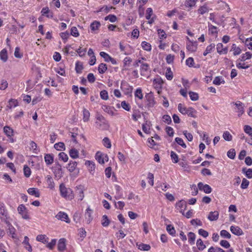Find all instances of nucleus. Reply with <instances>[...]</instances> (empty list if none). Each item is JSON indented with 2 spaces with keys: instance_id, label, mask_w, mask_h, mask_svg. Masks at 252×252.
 Returning a JSON list of instances; mask_svg holds the SVG:
<instances>
[{
  "instance_id": "c756f323",
  "label": "nucleus",
  "mask_w": 252,
  "mask_h": 252,
  "mask_svg": "<svg viewBox=\"0 0 252 252\" xmlns=\"http://www.w3.org/2000/svg\"><path fill=\"white\" fill-rule=\"evenodd\" d=\"M231 50L233 51L234 56L239 55L241 52V49L240 47H237L235 44H233L231 47Z\"/></svg>"
},
{
  "instance_id": "7c9ffc66",
  "label": "nucleus",
  "mask_w": 252,
  "mask_h": 252,
  "mask_svg": "<svg viewBox=\"0 0 252 252\" xmlns=\"http://www.w3.org/2000/svg\"><path fill=\"white\" fill-rule=\"evenodd\" d=\"M0 59L4 62H5L7 60V54L6 49H2L0 52Z\"/></svg>"
},
{
  "instance_id": "e2e57ef3",
  "label": "nucleus",
  "mask_w": 252,
  "mask_h": 252,
  "mask_svg": "<svg viewBox=\"0 0 252 252\" xmlns=\"http://www.w3.org/2000/svg\"><path fill=\"white\" fill-rule=\"evenodd\" d=\"M178 110L183 114H186L188 110V108L183 107L181 103L178 104Z\"/></svg>"
},
{
  "instance_id": "de8ad7c7",
  "label": "nucleus",
  "mask_w": 252,
  "mask_h": 252,
  "mask_svg": "<svg viewBox=\"0 0 252 252\" xmlns=\"http://www.w3.org/2000/svg\"><path fill=\"white\" fill-rule=\"evenodd\" d=\"M166 230L167 232L172 236H175L176 233V231L173 226H172L171 224L167 225L166 226Z\"/></svg>"
},
{
  "instance_id": "2eb2a0df",
  "label": "nucleus",
  "mask_w": 252,
  "mask_h": 252,
  "mask_svg": "<svg viewBox=\"0 0 252 252\" xmlns=\"http://www.w3.org/2000/svg\"><path fill=\"white\" fill-rule=\"evenodd\" d=\"M231 232L237 236L241 235L243 234L242 230L239 226H231L230 227Z\"/></svg>"
},
{
  "instance_id": "e433bc0d",
  "label": "nucleus",
  "mask_w": 252,
  "mask_h": 252,
  "mask_svg": "<svg viewBox=\"0 0 252 252\" xmlns=\"http://www.w3.org/2000/svg\"><path fill=\"white\" fill-rule=\"evenodd\" d=\"M83 69V64L80 62H77L75 64V70L77 73H81Z\"/></svg>"
},
{
  "instance_id": "864d4df0",
  "label": "nucleus",
  "mask_w": 252,
  "mask_h": 252,
  "mask_svg": "<svg viewBox=\"0 0 252 252\" xmlns=\"http://www.w3.org/2000/svg\"><path fill=\"white\" fill-rule=\"evenodd\" d=\"M141 46L143 49L145 50L150 51L151 50V46L150 44L146 41H143L141 43Z\"/></svg>"
},
{
  "instance_id": "603ef678",
  "label": "nucleus",
  "mask_w": 252,
  "mask_h": 252,
  "mask_svg": "<svg viewBox=\"0 0 252 252\" xmlns=\"http://www.w3.org/2000/svg\"><path fill=\"white\" fill-rule=\"evenodd\" d=\"M189 94L191 100L196 101L198 99L199 97L198 94L193 92H189Z\"/></svg>"
},
{
  "instance_id": "f257e3e1",
  "label": "nucleus",
  "mask_w": 252,
  "mask_h": 252,
  "mask_svg": "<svg viewBox=\"0 0 252 252\" xmlns=\"http://www.w3.org/2000/svg\"><path fill=\"white\" fill-rule=\"evenodd\" d=\"M60 190L62 197L68 199H72L73 197L72 191L69 188H66L64 184H62L60 186Z\"/></svg>"
},
{
  "instance_id": "58836bf2",
  "label": "nucleus",
  "mask_w": 252,
  "mask_h": 252,
  "mask_svg": "<svg viewBox=\"0 0 252 252\" xmlns=\"http://www.w3.org/2000/svg\"><path fill=\"white\" fill-rule=\"evenodd\" d=\"M100 26V22L97 21H94L91 24L90 27L92 31H94L98 30Z\"/></svg>"
},
{
  "instance_id": "ea45409f",
  "label": "nucleus",
  "mask_w": 252,
  "mask_h": 252,
  "mask_svg": "<svg viewBox=\"0 0 252 252\" xmlns=\"http://www.w3.org/2000/svg\"><path fill=\"white\" fill-rule=\"evenodd\" d=\"M107 65L103 63H100L98 67V72L101 74L104 73L107 70Z\"/></svg>"
},
{
  "instance_id": "4d7b16f0",
  "label": "nucleus",
  "mask_w": 252,
  "mask_h": 252,
  "mask_svg": "<svg viewBox=\"0 0 252 252\" xmlns=\"http://www.w3.org/2000/svg\"><path fill=\"white\" fill-rule=\"evenodd\" d=\"M220 235L222 237L230 239L231 238L230 234L225 230H222L220 232Z\"/></svg>"
},
{
  "instance_id": "4468645a",
  "label": "nucleus",
  "mask_w": 252,
  "mask_h": 252,
  "mask_svg": "<svg viewBox=\"0 0 252 252\" xmlns=\"http://www.w3.org/2000/svg\"><path fill=\"white\" fill-rule=\"evenodd\" d=\"M66 240L64 238L60 239L58 244V250L60 252L63 251L66 248Z\"/></svg>"
},
{
  "instance_id": "338daca9",
  "label": "nucleus",
  "mask_w": 252,
  "mask_h": 252,
  "mask_svg": "<svg viewBox=\"0 0 252 252\" xmlns=\"http://www.w3.org/2000/svg\"><path fill=\"white\" fill-rule=\"evenodd\" d=\"M222 82L224 83V80L220 77L217 76L215 77L213 81V84L216 85H220Z\"/></svg>"
},
{
  "instance_id": "5fc2aeb1",
  "label": "nucleus",
  "mask_w": 252,
  "mask_h": 252,
  "mask_svg": "<svg viewBox=\"0 0 252 252\" xmlns=\"http://www.w3.org/2000/svg\"><path fill=\"white\" fill-rule=\"evenodd\" d=\"M171 158L174 163H177L179 161L178 155L173 151L171 152Z\"/></svg>"
},
{
  "instance_id": "8fccbe9b",
  "label": "nucleus",
  "mask_w": 252,
  "mask_h": 252,
  "mask_svg": "<svg viewBox=\"0 0 252 252\" xmlns=\"http://www.w3.org/2000/svg\"><path fill=\"white\" fill-rule=\"evenodd\" d=\"M103 145L107 148H110L111 147V141L108 137H105L102 140Z\"/></svg>"
},
{
  "instance_id": "f3484780",
  "label": "nucleus",
  "mask_w": 252,
  "mask_h": 252,
  "mask_svg": "<svg viewBox=\"0 0 252 252\" xmlns=\"http://www.w3.org/2000/svg\"><path fill=\"white\" fill-rule=\"evenodd\" d=\"M44 160L47 165H51L54 161V156L52 154H45Z\"/></svg>"
},
{
  "instance_id": "a18cd8bd",
  "label": "nucleus",
  "mask_w": 252,
  "mask_h": 252,
  "mask_svg": "<svg viewBox=\"0 0 252 252\" xmlns=\"http://www.w3.org/2000/svg\"><path fill=\"white\" fill-rule=\"evenodd\" d=\"M83 121L84 122H87L89 120L90 114L88 110H87L86 109L84 108L83 111Z\"/></svg>"
},
{
  "instance_id": "9d476101",
  "label": "nucleus",
  "mask_w": 252,
  "mask_h": 252,
  "mask_svg": "<svg viewBox=\"0 0 252 252\" xmlns=\"http://www.w3.org/2000/svg\"><path fill=\"white\" fill-rule=\"evenodd\" d=\"M233 104L235 105L237 108V112L238 113V116H241L244 113V107L243 106V103L240 101H238L236 102H233Z\"/></svg>"
},
{
  "instance_id": "052dcab7",
  "label": "nucleus",
  "mask_w": 252,
  "mask_h": 252,
  "mask_svg": "<svg viewBox=\"0 0 252 252\" xmlns=\"http://www.w3.org/2000/svg\"><path fill=\"white\" fill-rule=\"evenodd\" d=\"M175 141L178 144L181 146L183 148H186L187 147L186 144L184 143L183 140L181 138L176 137L175 138Z\"/></svg>"
},
{
  "instance_id": "4c0bfd02",
  "label": "nucleus",
  "mask_w": 252,
  "mask_h": 252,
  "mask_svg": "<svg viewBox=\"0 0 252 252\" xmlns=\"http://www.w3.org/2000/svg\"><path fill=\"white\" fill-rule=\"evenodd\" d=\"M242 172L244 173H245L246 177L249 179L252 178V169L249 168L247 169L246 168H243L242 169Z\"/></svg>"
},
{
  "instance_id": "774afa93",
  "label": "nucleus",
  "mask_w": 252,
  "mask_h": 252,
  "mask_svg": "<svg viewBox=\"0 0 252 252\" xmlns=\"http://www.w3.org/2000/svg\"><path fill=\"white\" fill-rule=\"evenodd\" d=\"M244 130L246 133L252 137V128L251 126L248 125L245 126Z\"/></svg>"
},
{
  "instance_id": "b1692460",
  "label": "nucleus",
  "mask_w": 252,
  "mask_h": 252,
  "mask_svg": "<svg viewBox=\"0 0 252 252\" xmlns=\"http://www.w3.org/2000/svg\"><path fill=\"white\" fill-rule=\"evenodd\" d=\"M28 192L30 194L34 195L36 197H39L40 196V192L39 190L36 188H29L28 189Z\"/></svg>"
},
{
  "instance_id": "bf43d9fd",
  "label": "nucleus",
  "mask_w": 252,
  "mask_h": 252,
  "mask_svg": "<svg viewBox=\"0 0 252 252\" xmlns=\"http://www.w3.org/2000/svg\"><path fill=\"white\" fill-rule=\"evenodd\" d=\"M59 159L63 160L64 162H66L68 159L67 155L61 152L59 154Z\"/></svg>"
},
{
  "instance_id": "49530a36",
  "label": "nucleus",
  "mask_w": 252,
  "mask_h": 252,
  "mask_svg": "<svg viewBox=\"0 0 252 252\" xmlns=\"http://www.w3.org/2000/svg\"><path fill=\"white\" fill-rule=\"evenodd\" d=\"M132 62V60L129 57H126L124 60V69H127V67H129L130 63Z\"/></svg>"
},
{
  "instance_id": "2f4dec72",
  "label": "nucleus",
  "mask_w": 252,
  "mask_h": 252,
  "mask_svg": "<svg viewBox=\"0 0 252 252\" xmlns=\"http://www.w3.org/2000/svg\"><path fill=\"white\" fill-rule=\"evenodd\" d=\"M208 27L209 33L211 34H215L216 36H217L218 34L217 28L210 24L208 25Z\"/></svg>"
},
{
  "instance_id": "3c124183",
  "label": "nucleus",
  "mask_w": 252,
  "mask_h": 252,
  "mask_svg": "<svg viewBox=\"0 0 252 252\" xmlns=\"http://www.w3.org/2000/svg\"><path fill=\"white\" fill-rule=\"evenodd\" d=\"M23 170L25 176L26 177H29L31 174V171L30 167L27 165H25L24 166Z\"/></svg>"
},
{
  "instance_id": "72a5a7b5",
  "label": "nucleus",
  "mask_w": 252,
  "mask_h": 252,
  "mask_svg": "<svg viewBox=\"0 0 252 252\" xmlns=\"http://www.w3.org/2000/svg\"><path fill=\"white\" fill-rule=\"evenodd\" d=\"M110 224V220L106 215L102 216L101 220V224L104 227L108 226Z\"/></svg>"
},
{
  "instance_id": "13d9d810",
  "label": "nucleus",
  "mask_w": 252,
  "mask_h": 252,
  "mask_svg": "<svg viewBox=\"0 0 252 252\" xmlns=\"http://www.w3.org/2000/svg\"><path fill=\"white\" fill-rule=\"evenodd\" d=\"M223 138L224 140L229 141L232 140V136L228 131H225L223 134Z\"/></svg>"
},
{
  "instance_id": "69168bd1",
  "label": "nucleus",
  "mask_w": 252,
  "mask_h": 252,
  "mask_svg": "<svg viewBox=\"0 0 252 252\" xmlns=\"http://www.w3.org/2000/svg\"><path fill=\"white\" fill-rule=\"evenodd\" d=\"M165 131L169 136H173L174 131L172 127L170 126H167L165 128Z\"/></svg>"
},
{
  "instance_id": "a211bd4d",
  "label": "nucleus",
  "mask_w": 252,
  "mask_h": 252,
  "mask_svg": "<svg viewBox=\"0 0 252 252\" xmlns=\"http://www.w3.org/2000/svg\"><path fill=\"white\" fill-rule=\"evenodd\" d=\"M136 246L138 249L140 250L141 251H148L151 249V246L148 244L143 243H137Z\"/></svg>"
},
{
  "instance_id": "6ab92c4d",
  "label": "nucleus",
  "mask_w": 252,
  "mask_h": 252,
  "mask_svg": "<svg viewBox=\"0 0 252 252\" xmlns=\"http://www.w3.org/2000/svg\"><path fill=\"white\" fill-rule=\"evenodd\" d=\"M217 52L220 54H226L227 52V48L226 47L223 48L222 43H218L217 45Z\"/></svg>"
},
{
  "instance_id": "0eeeda50",
  "label": "nucleus",
  "mask_w": 252,
  "mask_h": 252,
  "mask_svg": "<svg viewBox=\"0 0 252 252\" xmlns=\"http://www.w3.org/2000/svg\"><path fill=\"white\" fill-rule=\"evenodd\" d=\"M95 159L100 164H103L105 160L107 161L108 158L106 155L102 154L100 152H97L95 155Z\"/></svg>"
},
{
  "instance_id": "0e129e2a",
  "label": "nucleus",
  "mask_w": 252,
  "mask_h": 252,
  "mask_svg": "<svg viewBox=\"0 0 252 252\" xmlns=\"http://www.w3.org/2000/svg\"><path fill=\"white\" fill-rule=\"evenodd\" d=\"M227 156L231 159H234L235 158L236 154L235 151L234 149H231L227 152Z\"/></svg>"
},
{
  "instance_id": "4be33fe9",
  "label": "nucleus",
  "mask_w": 252,
  "mask_h": 252,
  "mask_svg": "<svg viewBox=\"0 0 252 252\" xmlns=\"http://www.w3.org/2000/svg\"><path fill=\"white\" fill-rule=\"evenodd\" d=\"M77 165V163L74 161H70L67 165V168L70 172H73Z\"/></svg>"
},
{
  "instance_id": "1a4fd4ad",
  "label": "nucleus",
  "mask_w": 252,
  "mask_h": 252,
  "mask_svg": "<svg viewBox=\"0 0 252 252\" xmlns=\"http://www.w3.org/2000/svg\"><path fill=\"white\" fill-rule=\"evenodd\" d=\"M56 217L58 220H60L62 221H64L67 223H69L70 222V220L67 215L64 212H59L58 214L56 215Z\"/></svg>"
},
{
  "instance_id": "6e6d98bb",
  "label": "nucleus",
  "mask_w": 252,
  "mask_h": 252,
  "mask_svg": "<svg viewBox=\"0 0 252 252\" xmlns=\"http://www.w3.org/2000/svg\"><path fill=\"white\" fill-rule=\"evenodd\" d=\"M99 54L100 56L104 59L105 62H108L110 59H111V57L104 52H100Z\"/></svg>"
},
{
  "instance_id": "cd10ccee",
  "label": "nucleus",
  "mask_w": 252,
  "mask_h": 252,
  "mask_svg": "<svg viewBox=\"0 0 252 252\" xmlns=\"http://www.w3.org/2000/svg\"><path fill=\"white\" fill-rule=\"evenodd\" d=\"M162 81L160 78L155 79L153 80V86L155 88L159 89L161 88Z\"/></svg>"
},
{
  "instance_id": "9b49d317",
  "label": "nucleus",
  "mask_w": 252,
  "mask_h": 252,
  "mask_svg": "<svg viewBox=\"0 0 252 252\" xmlns=\"http://www.w3.org/2000/svg\"><path fill=\"white\" fill-rule=\"evenodd\" d=\"M92 212L93 210H91L89 207H88L85 214V219L87 220V223L88 224L90 223L93 220V217L92 216Z\"/></svg>"
},
{
  "instance_id": "c85d7f7f",
  "label": "nucleus",
  "mask_w": 252,
  "mask_h": 252,
  "mask_svg": "<svg viewBox=\"0 0 252 252\" xmlns=\"http://www.w3.org/2000/svg\"><path fill=\"white\" fill-rule=\"evenodd\" d=\"M196 111L194 110L193 108H188V110L187 111L186 114H187L188 116L193 118H196Z\"/></svg>"
},
{
  "instance_id": "f704fd0d",
  "label": "nucleus",
  "mask_w": 252,
  "mask_h": 252,
  "mask_svg": "<svg viewBox=\"0 0 252 252\" xmlns=\"http://www.w3.org/2000/svg\"><path fill=\"white\" fill-rule=\"evenodd\" d=\"M252 54L250 52H246L245 54H243L239 59L240 61L243 62L247 60L250 59L252 58Z\"/></svg>"
},
{
  "instance_id": "aec40b11",
  "label": "nucleus",
  "mask_w": 252,
  "mask_h": 252,
  "mask_svg": "<svg viewBox=\"0 0 252 252\" xmlns=\"http://www.w3.org/2000/svg\"><path fill=\"white\" fill-rule=\"evenodd\" d=\"M3 132L8 137H12L13 135V130L9 126H5L3 127Z\"/></svg>"
},
{
  "instance_id": "412c9836",
  "label": "nucleus",
  "mask_w": 252,
  "mask_h": 252,
  "mask_svg": "<svg viewBox=\"0 0 252 252\" xmlns=\"http://www.w3.org/2000/svg\"><path fill=\"white\" fill-rule=\"evenodd\" d=\"M219 217V212L218 211L211 212H210L208 219L211 220H216Z\"/></svg>"
},
{
  "instance_id": "f03ea898",
  "label": "nucleus",
  "mask_w": 252,
  "mask_h": 252,
  "mask_svg": "<svg viewBox=\"0 0 252 252\" xmlns=\"http://www.w3.org/2000/svg\"><path fill=\"white\" fill-rule=\"evenodd\" d=\"M17 211L23 219L25 220L30 219V216L28 214V210L24 205H20L17 208Z\"/></svg>"
},
{
  "instance_id": "6e6552de",
  "label": "nucleus",
  "mask_w": 252,
  "mask_h": 252,
  "mask_svg": "<svg viewBox=\"0 0 252 252\" xmlns=\"http://www.w3.org/2000/svg\"><path fill=\"white\" fill-rule=\"evenodd\" d=\"M197 186L199 190H203L206 193H210L212 192V188L208 185H204L202 182H199Z\"/></svg>"
},
{
  "instance_id": "37998d69",
  "label": "nucleus",
  "mask_w": 252,
  "mask_h": 252,
  "mask_svg": "<svg viewBox=\"0 0 252 252\" xmlns=\"http://www.w3.org/2000/svg\"><path fill=\"white\" fill-rule=\"evenodd\" d=\"M196 246L200 251H202L206 248V246L204 244L203 242L201 239L197 240Z\"/></svg>"
},
{
  "instance_id": "79ce46f5",
  "label": "nucleus",
  "mask_w": 252,
  "mask_h": 252,
  "mask_svg": "<svg viewBox=\"0 0 252 252\" xmlns=\"http://www.w3.org/2000/svg\"><path fill=\"white\" fill-rule=\"evenodd\" d=\"M18 105L17 100L15 99H11L9 100L7 107L11 109L13 107H15Z\"/></svg>"
},
{
  "instance_id": "f8f14e48",
  "label": "nucleus",
  "mask_w": 252,
  "mask_h": 252,
  "mask_svg": "<svg viewBox=\"0 0 252 252\" xmlns=\"http://www.w3.org/2000/svg\"><path fill=\"white\" fill-rule=\"evenodd\" d=\"M88 168L90 173L93 175L95 170V164L94 163L91 161H86L85 163Z\"/></svg>"
},
{
  "instance_id": "c9c22d12",
  "label": "nucleus",
  "mask_w": 252,
  "mask_h": 252,
  "mask_svg": "<svg viewBox=\"0 0 252 252\" xmlns=\"http://www.w3.org/2000/svg\"><path fill=\"white\" fill-rule=\"evenodd\" d=\"M151 123L150 122L146 121V122L142 125V130L146 133L149 132Z\"/></svg>"
},
{
  "instance_id": "a19ab883",
  "label": "nucleus",
  "mask_w": 252,
  "mask_h": 252,
  "mask_svg": "<svg viewBox=\"0 0 252 252\" xmlns=\"http://www.w3.org/2000/svg\"><path fill=\"white\" fill-rule=\"evenodd\" d=\"M189 242L190 244L192 245L194 244L195 240V235L194 233L190 232L188 233Z\"/></svg>"
},
{
  "instance_id": "c03bdc74",
  "label": "nucleus",
  "mask_w": 252,
  "mask_h": 252,
  "mask_svg": "<svg viewBox=\"0 0 252 252\" xmlns=\"http://www.w3.org/2000/svg\"><path fill=\"white\" fill-rule=\"evenodd\" d=\"M54 148L58 151L65 150V145L63 142H58L54 145Z\"/></svg>"
},
{
  "instance_id": "a878e982",
  "label": "nucleus",
  "mask_w": 252,
  "mask_h": 252,
  "mask_svg": "<svg viewBox=\"0 0 252 252\" xmlns=\"http://www.w3.org/2000/svg\"><path fill=\"white\" fill-rule=\"evenodd\" d=\"M69 154L70 157L74 159L77 158L79 157V152L78 150L74 148L71 149L69 151Z\"/></svg>"
},
{
  "instance_id": "7ed1b4c3",
  "label": "nucleus",
  "mask_w": 252,
  "mask_h": 252,
  "mask_svg": "<svg viewBox=\"0 0 252 252\" xmlns=\"http://www.w3.org/2000/svg\"><path fill=\"white\" fill-rule=\"evenodd\" d=\"M0 218L5 223L9 221L10 218L8 216L7 212L5 209L3 204L0 205Z\"/></svg>"
},
{
  "instance_id": "680f3d73",
  "label": "nucleus",
  "mask_w": 252,
  "mask_h": 252,
  "mask_svg": "<svg viewBox=\"0 0 252 252\" xmlns=\"http://www.w3.org/2000/svg\"><path fill=\"white\" fill-rule=\"evenodd\" d=\"M208 8L206 5H203L199 7L198 9V12L201 14H203L206 12H208Z\"/></svg>"
},
{
  "instance_id": "09e8293b",
  "label": "nucleus",
  "mask_w": 252,
  "mask_h": 252,
  "mask_svg": "<svg viewBox=\"0 0 252 252\" xmlns=\"http://www.w3.org/2000/svg\"><path fill=\"white\" fill-rule=\"evenodd\" d=\"M134 95L136 97L142 99L143 97L142 89L141 88L137 89L135 92Z\"/></svg>"
},
{
  "instance_id": "473e14b6",
  "label": "nucleus",
  "mask_w": 252,
  "mask_h": 252,
  "mask_svg": "<svg viewBox=\"0 0 252 252\" xmlns=\"http://www.w3.org/2000/svg\"><path fill=\"white\" fill-rule=\"evenodd\" d=\"M149 69V65L147 63H142L140 67L141 75H143L145 72Z\"/></svg>"
},
{
  "instance_id": "20e7f679",
  "label": "nucleus",
  "mask_w": 252,
  "mask_h": 252,
  "mask_svg": "<svg viewBox=\"0 0 252 252\" xmlns=\"http://www.w3.org/2000/svg\"><path fill=\"white\" fill-rule=\"evenodd\" d=\"M188 41L187 42V49L189 52H194L197 48V43L196 42L191 41L188 37H187Z\"/></svg>"
},
{
  "instance_id": "ddd939ff",
  "label": "nucleus",
  "mask_w": 252,
  "mask_h": 252,
  "mask_svg": "<svg viewBox=\"0 0 252 252\" xmlns=\"http://www.w3.org/2000/svg\"><path fill=\"white\" fill-rule=\"evenodd\" d=\"M96 127L99 129L102 130H106L107 129L109 126L107 122H100L98 121H96L95 122Z\"/></svg>"
},
{
  "instance_id": "dca6fc26",
  "label": "nucleus",
  "mask_w": 252,
  "mask_h": 252,
  "mask_svg": "<svg viewBox=\"0 0 252 252\" xmlns=\"http://www.w3.org/2000/svg\"><path fill=\"white\" fill-rule=\"evenodd\" d=\"M29 238L28 236H25L24 240L22 242L24 245L25 248L29 252H31L32 251V247L29 243Z\"/></svg>"
},
{
  "instance_id": "423d86ee",
  "label": "nucleus",
  "mask_w": 252,
  "mask_h": 252,
  "mask_svg": "<svg viewBox=\"0 0 252 252\" xmlns=\"http://www.w3.org/2000/svg\"><path fill=\"white\" fill-rule=\"evenodd\" d=\"M121 89L125 92L126 94H129L132 93L133 88L126 81H122L121 83Z\"/></svg>"
},
{
  "instance_id": "39448f33",
  "label": "nucleus",
  "mask_w": 252,
  "mask_h": 252,
  "mask_svg": "<svg viewBox=\"0 0 252 252\" xmlns=\"http://www.w3.org/2000/svg\"><path fill=\"white\" fill-rule=\"evenodd\" d=\"M5 223L8 227L7 233L8 235H11L13 239H17V235L15 233V228L12 225L9 221L6 222Z\"/></svg>"
},
{
  "instance_id": "5701e85b",
  "label": "nucleus",
  "mask_w": 252,
  "mask_h": 252,
  "mask_svg": "<svg viewBox=\"0 0 252 252\" xmlns=\"http://www.w3.org/2000/svg\"><path fill=\"white\" fill-rule=\"evenodd\" d=\"M76 193L78 195L79 197V200H82L84 198V189L82 186H80L78 187H77L76 189Z\"/></svg>"
},
{
  "instance_id": "bb28decb",
  "label": "nucleus",
  "mask_w": 252,
  "mask_h": 252,
  "mask_svg": "<svg viewBox=\"0 0 252 252\" xmlns=\"http://www.w3.org/2000/svg\"><path fill=\"white\" fill-rule=\"evenodd\" d=\"M176 207L177 209L184 208L186 209L187 203L186 202L183 200H180L176 204Z\"/></svg>"
},
{
  "instance_id": "393cba45",
  "label": "nucleus",
  "mask_w": 252,
  "mask_h": 252,
  "mask_svg": "<svg viewBox=\"0 0 252 252\" xmlns=\"http://www.w3.org/2000/svg\"><path fill=\"white\" fill-rule=\"evenodd\" d=\"M46 181L48 186V188L52 189L54 188V182L51 176L48 175L46 177Z\"/></svg>"
}]
</instances>
